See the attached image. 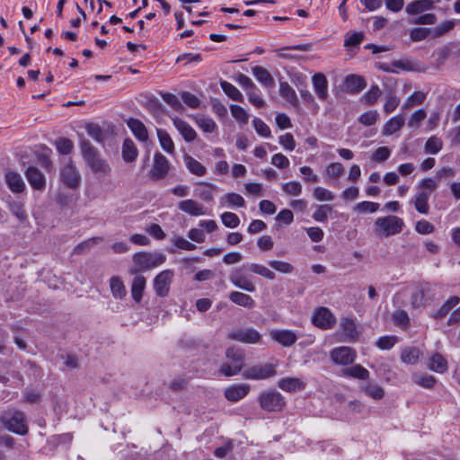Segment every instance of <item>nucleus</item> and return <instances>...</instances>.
Returning <instances> with one entry per match:
<instances>
[{"label":"nucleus","instance_id":"c9c22d12","mask_svg":"<svg viewBox=\"0 0 460 460\" xmlns=\"http://www.w3.org/2000/svg\"><path fill=\"white\" fill-rule=\"evenodd\" d=\"M184 163L189 171L197 176H203L207 172L206 167L192 156L186 155Z\"/></svg>","mask_w":460,"mask_h":460},{"label":"nucleus","instance_id":"aec40b11","mask_svg":"<svg viewBox=\"0 0 460 460\" xmlns=\"http://www.w3.org/2000/svg\"><path fill=\"white\" fill-rule=\"evenodd\" d=\"M172 122L186 142H192L196 139L197 132L189 123L179 118H174Z\"/></svg>","mask_w":460,"mask_h":460},{"label":"nucleus","instance_id":"2f4dec72","mask_svg":"<svg viewBox=\"0 0 460 460\" xmlns=\"http://www.w3.org/2000/svg\"><path fill=\"white\" fill-rule=\"evenodd\" d=\"M138 150L135 143L130 139H125L122 146V158L126 163H132L137 157Z\"/></svg>","mask_w":460,"mask_h":460},{"label":"nucleus","instance_id":"a211bd4d","mask_svg":"<svg viewBox=\"0 0 460 460\" xmlns=\"http://www.w3.org/2000/svg\"><path fill=\"white\" fill-rule=\"evenodd\" d=\"M278 386L285 392L296 393L304 390L305 384L298 377H284L279 380Z\"/></svg>","mask_w":460,"mask_h":460},{"label":"nucleus","instance_id":"338daca9","mask_svg":"<svg viewBox=\"0 0 460 460\" xmlns=\"http://www.w3.org/2000/svg\"><path fill=\"white\" fill-rule=\"evenodd\" d=\"M325 172L329 177L335 179L343 174L344 167L340 163H332L327 166Z\"/></svg>","mask_w":460,"mask_h":460},{"label":"nucleus","instance_id":"49530a36","mask_svg":"<svg viewBox=\"0 0 460 460\" xmlns=\"http://www.w3.org/2000/svg\"><path fill=\"white\" fill-rule=\"evenodd\" d=\"M364 392L374 400H381L385 396L384 388L376 384H367L364 386Z\"/></svg>","mask_w":460,"mask_h":460},{"label":"nucleus","instance_id":"4468645a","mask_svg":"<svg viewBox=\"0 0 460 460\" xmlns=\"http://www.w3.org/2000/svg\"><path fill=\"white\" fill-rule=\"evenodd\" d=\"M270 337L283 347H291L297 341V336L293 331L285 329L271 330Z\"/></svg>","mask_w":460,"mask_h":460},{"label":"nucleus","instance_id":"2eb2a0df","mask_svg":"<svg viewBox=\"0 0 460 460\" xmlns=\"http://www.w3.org/2000/svg\"><path fill=\"white\" fill-rule=\"evenodd\" d=\"M25 176L35 190L43 191L46 188L45 175L35 166H30L25 171Z\"/></svg>","mask_w":460,"mask_h":460},{"label":"nucleus","instance_id":"6e6552de","mask_svg":"<svg viewBox=\"0 0 460 460\" xmlns=\"http://www.w3.org/2000/svg\"><path fill=\"white\" fill-rule=\"evenodd\" d=\"M173 278L174 272L172 270H164L155 277L153 286L156 296L161 297L168 296Z\"/></svg>","mask_w":460,"mask_h":460},{"label":"nucleus","instance_id":"c756f323","mask_svg":"<svg viewBox=\"0 0 460 460\" xmlns=\"http://www.w3.org/2000/svg\"><path fill=\"white\" fill-rule=\"evenodd\" d=\"M434 7V2L432 0H416L411 2L406 6V13L409 14H417L427 10H430Z\"/></svg>","mask_w":460,"mask_h":460},{"label":"nucleus","instance_id":"f257e3e1","mask_svg":"<svg viewBox=\"0 0 460 460\" xmlns=\"http://www.w3.org/2000/svg\"><path fill=\"white\" fill-rule=\"evenodd\" d=\"M84 161L91 172L98 177H107L111 173V166L88 140L81 142Z\"/></svg>","mask_w":460,"mask_h":460},{"label":"nucleus","instance_id":"774afa93","mask_svg":"<svg viewBox=\"0 0 460 460\" xmlns=\"http://www.w3.org/2000/svg\"><path fill=\"white\" fill-rule=\"evenodd\" d=\"M456 22L454 21H446L434 28L433 33L436 37H440L454 29Z\"/></svg>","mask_w":460,"mask_h":460},{"label":"nucleus","instance_id":"20e7f679","mask_svg":"<svg viewBox=\"0 0 460 460\" xmlns=\"http://www.w3.org/2000/svg\"><path fill=\"white\" fill-rule=\"evenodd\" d=\"M404 226L403 220L396 216H385L375 220L373 230L379 238H388L400 234Z\"/></svg>","mask_w":460,"mask_h":460},{"label":"nucleus","instance_id":"e2e57ef3","mask_svg":"<svg viewBox=\"0 0 460 460\" xmlns=\"http://www.w3.org/2000/svg\"><path fill=\"white\" fill-rule=\"evenodd\" d=\"M87 134L97 142H102L104 139V133L101 127L97 124H88L86 126Z\"/></svg>","mask_w":460,"mask_h":460},{"label":"nucleus","instance_id":"c85d7f7f","mask_svg":"<svg viewBox=\"0 0 460 460\" xmlns=\"http://www.w3.org/2000/svg\"><path fill=\"white\" fill-rule=\"evenodd\" d=\"M229 299L235 305L245 308H253L255 302L252 297L247 294L233 291L229 294Z\"/></svg>","mask_w":460,"mask_h":460},{"label":"nucleus","instance_id":"3c124183","mask_svg":"<svg viewBox=\"0 0 460 460\" xmlns=\"http://www.w3.org/2000/svg\"><path fill=\"white\" fill-rule=\"evenodd\" d=\"M426 98V93L420 91L414 92L411 95H410L406 102L403 103V109H409L414 107L416 105L421 104Z\"/></svg>","mask_w":460,"mask_h":460},{"label":"nucleus","instance_id":"37998d69","mask_svg":"<svg viewBox=\"0 0 460 460\" xmlns=\"http://www.w3.org/2000/svg\"><path fill=\"white\" fill-rule=\"evenodd\" d=\"M12 215H13L21 223L27 221V212L24 205L21 201H13L9 206Z\"/></svg>","mask_w":460,"mask_h":460},{"label":"nucleus","instance_id":"5fc2aeb1","mask_svg":"<svg viewBox=\"0 0 460 460\" xmlns=\"http://www.w3.org/2000/svg\"><path fill=\"white\" fill-rule=\"evenodd\" d=\"M302 185L299 181H291L282 184L283 191L291 196H298L302 193Z\"/></svg>","mask_w":460,"mask_h":460},{"label":"nucleus","instance_id":"cd10ccee","mask_svg":"<svg viewBox=\"0 0 460 460\" xmlns=\"http://www.w3.org/2000/svg\"><path fill=\"white\" fill-rule=\"evenodd\" d=\"M110 288L114 298L123 299L127 295L124 282L119 276H113L110 279Z\"/></svg>","mask_w":460,"mask_h":460},{"label":"nucleus","instance_id":"9b49d317","mask_svg":"<svg viewBox=\"0 0 460 460\" xmlns=\"http://www.w3.org/2000/svg\"><path fill=\"white\" fill-rule=\"evenodd\" d=\"M228 339L243 343L255 344L261 341V335L253 328L235 330L227 334Z\"/></svg>","mask_w":460,"mask_h":460},{"label":"nucleus","instance_id":"39448f33","mask_svg":"<svg viewBox=\"0 0 460 460\" xmlns=\"http://www.w3.org/2000/svg\"><path fill=\"white\" fill-rule=\"evenodd\" d=\"M227 362L220 367V372L225 376H233L237 375L243 367L244 353L241 349L229 348L226 352Z\"/></svg>","mask_w":460,"mask_h":460},{"label":"nucleus","instance_id":"7ed1b4c3","mask_svg":"<svg viewBox=\"0 0 460 460\" xmlns=\"http://www.w3.org/2000/svg\"><path fill=\"white\" fill-rule=\"evenodd\" d=\"M166 256L162 252H138L132 256L133 265L128 269L129 274H139L162 265Z\"/></svg>","mask_w":460,"mask_h":460},{"label":"nucleus","instance_id":"ea45409f","mask_svg":"<svg viewBox=\"0 0 460 460\" xmlns=\"http://www.w3.org/2000/svg\"><path fill=\"white\" fill-rule=\"evenodd\" d=\"M279 92L281 96L287 100L290 104L296 105L297 97L295 90L287 82L280 83Z\"/></svg>","mask_w":460,"mask_h":460},{"label":"nucleus","instance_id":"c03bdc74","mask_svg":"<svg viewBox=\"0 0 460 460\" xmlns=\"http://www.w3.org/2000/svg\"><path fill=\"white\" fill-rule=\"evenodd\" d=\"M366 82L359 75H351L346 79L347 87L352 92H359L366 87Z\"/></svg>","mask_w":460,"mask_h":460},{"label":"nucleus","instance_id":"864d4df0","mask_svg":"<svg viewBox=\"0 0 460 460\" xmlns=\"http://www.w3.org/2000/svg\"><path fill=\"white\" fill-rule=\"evenodd\" d=\"M332 208L329 205H319L313 214V218L317 222H325Z\"/></svg>","mask_w":460,"mask_h":460},{"label":"nucleus","instance_id":"7c9ffc66","mask_svg":"<svg viewBox=\"0 0 460 460\" xmlns=\"http://www.w3.org/2000/svg\"><path fill=\"white\" fill-rule=\"evenodd\" d=\"M429 192L420 190L416 194L413 199L414 207L416 210L420 213L427 215L429 211Z\"/></svg>","mask_w":460,"mask_h":460},{"label":"nucleus","instance_id":"bf43d9fd","mask_svg":"<svg viewBox=\"0 0 460 460\" xmlns=\"http://www.w3.org/2000/svg\"><path fill=\"white\" fill-rule=\"evenodd\" d=\"M56 147L62 155H68L74 147L73 142L66 137H60L56 141Z\"/></svg>","mask_w":460,"mask_h":460},{"label":"nucleus","instance_id":"f704fd0d","mask_svg":"<svg viewBox=\"0 0 460 460\" xmlns=\"http://www.w3.org/2000/svg\"><path fill=\"white\" fill-rule=\"evenodd\" d=\"M156 133L162 148L170 155L173 154L175 151V146L170 135L162 128H157Z\"/></svg>","mask_w":460,"mask_h":460},{"label":"nucleus","instance_id":"f3484780","mask_svg":"<svg viewBox=\"0 0 460 460\" xmlns=\"http://www.w3.org/2000/svg\"><path fill=\"white\" fill-rule=\"evenodd\" d=\"M5 182L13 193H22L25 188V182L19 172L7 171L4 174Z\"/></svg>","mask_w":460,"mask_h":460},{"label":"nucleus","instance_id":"e433bc0d","mask_svg":"<svg viewBox=\"0 0 460 460\" xmlns=\"http://www.w3.org/2000/svg\"><path fill=\"white\" fill-rule=\"evenodd\" d=\"M195 121H196L197 125L205 133H212L217 128V126L213 119L204 116V115H197L195 117Z\"/></svg>","mask_w":460,"mask_h":460},{"label":"nucleus","instance_id":"ddd939ff","mask_svg":"<svg viewBox=\"0 0 460 460\" xmlns=\"http://www.w3.org/2000/svg\"><path fill=\"white\" fill-rule=\"evenodd\" d=\"M61 179L69 188H77L81 181V177L75 166L69 161L61 170Z\"/></svg>","mask_w":460,"mask_h":460},{"label":"nucleus","instance_id":"4d7b16f0","mask_svg":"<svg viewBox=\"0 0 460 460\" xmlns=\"http://www.w3.org/2000/svg\"><path fill=\"white\" fill-rule=\"evenodd\" d=\"M364 39L362 32L353 31L346 34L344 46L347 48L356 47L361 43Z\"/></svg>","mask_w":460,"mask_h":460},{"label":"nucleus","instance_id":"5701e85b","mask_svg":"<svg viewBox=\"0 0 460 460\" xmlns=\"http://www.w3.org/2000/svg\"><path fill=\"white\" fill-rule=\"evenodd\" d=\"M178 208L190 216H202L206 214L204 206L193 199H185L181 201L178 204Z\"/></svg>","mask_w":460,"mask_h":460},{"label":"nucleus","instance_id":"0eeeda50","mask_svg":"<svg viewBox=\"0 0 460 460\" xmlns=\"http://www.w3.org/2000/svg\"><path fill=\"white\" fill-rule=\"evenodd\" d=\"M276 375L275 365L271 363L259 364L246 368L243 376L246 379L262 380Z\"/></svg>","mask_w":460,"mask_h":460},{"label":"nucleus","instance_id":"dca6fc26","mask_svg":"<svg viewBox=\"0 0 460 460\" xmlns=\"http://www.w3.org/2000/svg\"><path fill=\"white\" fill-rule=\"evenodd\" d=\"M356 358L354 350L349 347H339L332 350L331 358L335 364L349 365Z\"/></svg>","mask_w":460,"mask_h":460},{"label":"nucleus","instance_id":"79ce46f5","mask_svg":"<svg viewBox=\"0 0 460 460\" xmlns=\"http://www.w3.org/2000/svg\"><path fill=\"white\" fill-rule=\"evenodd\" d=\"M222 205L227 204L232 207L243 208L245 205L244 199L237 193L231 192L225 195L221 200Z\"/></svg>","mask_w":460,"mask_h":460},{"label":"nucleus","instance_id":"f03ea898","mask_svg":"<svg viewBox=\"0 0 460 460\" xmlns=\"http://www.w3.org/2000/svg\"><path fill=\"white\" fill-rule=\"evenodd\" d=\"M1 424L10 432L24 436L29 432L26 414L15 408L9 407L0 415Z\"/></svg>","mask_w":460,"mask_h":460},{"label":"nucleus","instance_id":"6ab92c4d","mask_svg":"<svg viewBox=\"0 0 460 460\" xmlns=\"http://www.w3.org/2000/svg\"><path fill=\"white\" fill-rule=\"evenodd\" d=\"M250 391L247 384H239L227 387L225 390V397L230 402H237L243 398Z\"/></svg>","mask_w":460,"mask_h":460},{"label":"nucleus","instance_id":"680f3d73","mask_svg":"<svg viewBox=\"0 0 460 460\" xmlns=\"http://www.w3.org/2000/svg\"><path fill=\"white\" fill-rule=\"evenodd\" d=\"M222 223L230 228L237 227L240 224L239 217L232 212H225L221 215Z\"/></svg>","mask_w":460,"mask_h":460},{"label":"nucleus","instance_id":"8fccbe9b","mask_svg":"<svg viewBox=\"0 0 460 460\" xmlns=\"http://www.w3.org/2000/svg\"><path fill=\"white\" fill-rule=\"evenodd\" d=\"M230 111L232 116L240 123L246 124L249 120L248 112L241 106L232 104L230 105Z\"/></svg>","mask_w":460,"mask_h":460},{"label":"nucleus","instance_id":"052dcab7","mask_svg":"<svg viewBox=\"0 0 460 460\" xmlns=\"http://www.w3.org/2000/svg\"><path fill=\"white\" fill-rule=\"evenodd\" d=\"M381 94V90L377 85H373L363 96V102L367 105L374 104Z\"/></svg>","mask_w":460,"mask_h":460},{"label":"nucleus","instance_id":"6e6d98bb","mask_svg":"<svg viewBox=\"0 0 460 460\" xmlns=\"http://www.w3.org/2000/svg\"><path fill=\"white\" fill-rule=\"evenodd\" d=\"M313 196L319 201H332L335 198V195L332 191L323 187L314 188Z\"/></svg>","mask_w":460,"mask_h":460},{"label":"nucleus","instance_id":"4be33fe9","mask_svg":"<svg viewBox=\"0 0 460 460\" xmlns=\"http://www.w3.org/2000/svg\"><path fill=\"white\" fill-rule=\"evenodd\" d=\"M135 277L131 283V296L135 302L142 300L144 290L146 287V279L141 274H133Z\"/></svg>","mask_w":460,"mask_h":460},{"label":"nucleus","instance_id":"13d9d810","mask_svg":"<svg viewBox=\"0 0 460 460\" xmlns=\"http://www.w3.org/2000/svg\"><path fill=\"white\" fill-rule=\"evenodd\" d=\"M269 265L275 270L283 274H289L294 270V266L287 261H269Z\"/></svg>","mask_w":460,"mask_h":460},{"label":"nucleus","instance_id":"473e14b6","mask_svg":"<svg viewBox=\"0 0 460 460\" xmlns=\"http://www.w3.org/2000/svg\"><path fill=\"white\" fill-rule=\"evenodd\" d=\"M103 238L101 236L91 237L78 243L73 250V253L81 255L88 252L94 245L102 243Z\"/></svg>","mask_w":460,"mask_h":460},{"label":"nucleus","instance_id":"a19ab883","mask_svg":"<svg viewBox=\"0 0 460 460\" xmlns=\"http://www.w3.org/2000/svg\"><path fill=\"white\" fill-rule=\"evenodd\" d=\"M412 378L416 385L427 389L433 388L437 383V379L433 376L428 374H414Z\"/></svg>","mask_w":460,"mask_h":460},{"label":"nucleus","instance_id":"4c0bfd02","mask_svg":"<svg viewBox=\"0 0 460 460\" xmlns=\"http://www.w3.org/2000/svg\"><path fill=\"white\" fill-rule=\"evenodd\" d=\"M230 280L235 287L241 289L248 292H253L255 290L253 283L243 278L238 272L232 273L230 275Z\"/></svg>","mask_w":460,"mask_h":460},{"label":"nucleus","instance_id":"09e8293b","mask_svg":"<svg viewBox=\"0 0 460 460\" xmlns=\"http://www.w3.org/2000/svg\"><path fill=\"white\" fill-rule=\"evenodd\" d=\"M345 374L347 376L358 378V379H367L369 376V372L367 369L363 367L360 365H354L347 369H345Z\"/></svg>","mask_w":460,"mask_h":460},{"label":"nucleus","instance_id":"69168bd1","mask_svg":"<svg viewBox=\"0 0 460 460\" xmlns=\"http://www.w3.org/2000/svg\"><path fill=\"white\" fill-rule=\"evenodd\" d=\"M253 127L256 130V132L264 137H269L270 136V129L269 126L262 121L261 119L255 118L252 120Z\"/></svg>","mask_w":460,"mask_h":460},{"label":"nucleus","instance_id":"a18cd8bd","mask_svg":"<svg viewBox=\"0 0 460 460\" xmlns=\"http://www.w3.org/2000/svg\"><path fill=\"white\" fill-rule=\"evenodd\" d=\"M249 270L252 271V273H255V274H258L267 279H275V273L270 270L269 268H267L266 266L264 265H261V264H258V263H252L250 266H249Z\"/></svg>","mask_w":460,"mask_h":460},{"label":"nucleus","instance_id":"bb28decb","mask_svg":"<svg viewBox=\"0 0 460 460\" xmlns=\"http://www.w3.org/2000/svg\"><path fill=\"white\" fill-rule=\"evenodd\" d=\"M127 125L137 139L142 142H146L148 139L147 129L142 121L131 118L127 121Z\"/></svg>","mask_w":460,"mask_h":460},{"label":"nucleus","instance_id":"9d476101","mask_svg":"<svg viewBox=\"0 0 460 460\" xmlns=\"http://www.w3.org/2000/svg\"><path fill=\"white\" fill-rule=\"evenodd\" d=\"M170 171V163L168 159L161 153L156 152L154 155V162L149 172V176L154 181L164 179Z\"/></svg>","mask_w":460,"mask_h":460},{"label":"nucleus","instance_id":"1a4fd4ad","mask_svg":"<svg viewBox=\"0 0 460 460\" xmlns=\"http://www.w3.org/2000/svg\"><path fill=\"white\" fill-rule=\"evenodd\" d=\"M434 288L430 283H420L411 294V305L413 307L424 305L434 297Z\"/></svg>","mask_w":460,"mask_h":460},{"label":"nucleus","instance_id":"b1692460","mask_svg":"<svg viewBox=\"0 0 460 460\" xmlns=\"http://www.w3.org/2000/svg\"><path fill=\"white\" fill-rule=\"evenodd\" d=\"M460 303V298L456 296H450L436 312L431 315L435 320H443L456 305Z\"/></svg>","mask_w":460,"mask_h":460},{"label":"nucleus","instance_id":"393cba45","mask_svg":"<svg viewBox=\"0 0 460 460\" xmlns=\"http://www.w3.org/2000/svg\"><path fill=\"white\" fill-rule=\"evenodd\" d=\"M428 367L433 372L443 374L447 372L448 365L444 356L438 352H436L432 354L429 358Z\"/></svg>","mask_w":460,"mask_h":460},{"label":"nucleus","instance_id":"a878e982","mask_svg":"<svg viewBox=\"0 0 460 460\" xmlns=\"http://www.w3.org/2000/svg\"><path fill=\"white\" fill-rule=\"evenodd\" d=\"M422 357L423 353L417 347H407L401 353V360L407 365H416Z\"/></svg>","mask_w":460,"mask_h":460},{"label":"nucleus","instance_id":"412c9836","mask_svg":"<svg viewBox=\"0 0 460 460\" xmlns=\"http://www.w3.org/2000/svg\"><path fill=\"white\" fill-rule=\"evenodd\" d=\"M312 81L317 97L322 101H325L328 97V82L326 76L322 73H317L313 76Z\"/></svg>","mask_w":460,"mask_h":460},{"label":"nucleus","instance_id":"603ef678","mask_svg":"<svg viewBox=\"0 0 460 460\" xmlns=\"http://www.w3.org/2000/svg\"><path fill=\"white\" fill-rule=\"evenodd\" d=\"M443 146V142L437 137H429L425 144V152L428 154H438Z\"/></svg>","mask_w":460,"mask_h":460},{"label":"nucleus","instance_id":"de8ad7c7","mask_svg":"<svg viewBox=\"0 0 460 460\" xmlns=\"http://www.w3.org/2000/svg\"><path fill=\"white\" fill-rule=\"evenodd\" d=\"M221 87H222L223 91L225 92V93L226 95H228L231 99L237 101V102L243 101V96L241 93V92L232 84L224 81L221 83Z\"/></svg>","mask_w":460,"mask_h":460},{"label":"nucleus","instance_id":"58836bf2","mask_svg":"<svg viewBox=\"0 0 460 460\" xmlns=\"http://www.w3.org/2000/svg\"><path fill=\"white\" fill-rule=\"evenodd\" d=\"M252 74L259 82L265 85H271L274 84V79L271 75L262 66H254L252 68Z\"/></svg>","mask_w":460,"mask_h":460},{"label":"nucleus","instance_id":"72a5a7b5","mask_svg":"<svg viewBox=\"0 0 460 460\" xmlns=\"http://www.w3.org/2000/svg\"><path fill=\"white\" fill-rule=\"evenodd\" d=\"M404 125V117L402 115H397L389 119L383 128V134L390 136L399 131Z\"/></svg>","mask_w":460,"mask_h":460},{"label":"nucleus","instance_id":"0e129e2a","mask_svg":"<svg viewBox=\"0 0 460 460\" xmlns=\"http://www.w3.org/2000/svg\"><path fill=\"white\" fill-rule=\"evenodd\" d=\"M378 116L376 111H368L359 117L358 121L365 126H372L377 121Z\"/></svg>","mask_w":460,"mask_h":460},{"label":"nucleus","instance_id":"f8f14e48","mask_svg":"<svg viewBox=\"0 0 460 460\" xmlns=\"http://www.w3.org/2000/svg\"><path fill=\"white\" fill-rule=\"evenodd\" d=\"M336 319L326 307H320L313 316V323L321 329H330L334 325Z\"/></svg>","mask_w":460,"mask_h":460},{"label":"nucleus","instance_id":"423d86ee","mask_svg":"<svg viewBox=\"0 0 460 460\" xmlns=\"http://www.w3.org/2000/svg\"><path fill=\"white\" fill-rule=\"evenodd\" d=\"M258 401L260 407L267 412H279L286 406L284 396L275 390L261 393Z\"/></svg>","mask_w":460,"mask_h":460}]
</instances>
